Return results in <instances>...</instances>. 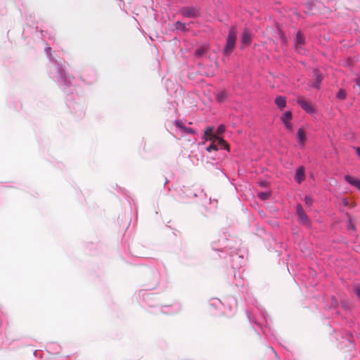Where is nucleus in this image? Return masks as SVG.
<instances>
[{"label": "nucleus", "mask_w": 360, "mask_h": 360, "mask_svg": "<svg viewBox=\"0 0 360 360\" xmlns=\"http://www.w3.org/2000/svg\"><path fill=\"white\" fill-rule=\"evenodd\" d=\"M337 98H339V99H341V100H343L346 98V92L345 91H344L343 89H340L339 90L338 94H337Z\"/></svg>", "instance_id": "obj_20"}, {"label": "nucleus", "mask_w": 360, "mask_h": 360, "mask_svg": "<svg viewBox=\"0 0 360 360\" xmlns=\"http://www.w3.org/2000/svg\"><path fill=\"white\" fill-rule=\"evenodd\" d=\"M216 141L217 146H220L221 148L229 150V145L225 140L218 136V139H216Z\"/></svg>", "instance_id": "obj_12"}, {"label": "nucleus", "mask_w": 360, "mask_h": 360, "mask_svg": "<svg viewBox=\"0 0 360 360\" xmlns=\"http://www.w3.org/2000/svg\"><path fill=\"white\" fill-rule=\"evenodd\" d=\"M354 292L360 300V285H356L354 288Z\"/></svg>", "instance_id": "obj_23"}, {"label": "nucleus", "mask_w": 360, "mask_h": 360, "mask_svg": "<svg viewBox=\"0 0 360 360\" xmlns=\"http://www.w3.org/2000/svg\"><path fill=\"white\" fill-rule=\"evenodd\" d=\"M297 138L298 139V143L300 145L304 146V142L306 141V134L302 128L298 129Z\"/></svg>", "instance_id": "obj_9"}, {"label": "nucleus", "mask_w": 360, "mask_h": 360, "mask_svg": "<svg viewBox=\"0 0 360 360\" xmlns=\"http://www.w3.org/2000/svg\"><path fill=\"white\" fill-rule=\"evenodd\" d=\"M315 76H316L315 82L312 84V86L315 88H319V84H321V82L322 81V77L320 75L317 74L316 72H315Z\"/></svg>", "instance_id": "obj_15"}, {"label": "nucleus", "mask_w": 360, "mask_h": 360, "mask_svg": "<svg viewBox=\"0 0 360 360\" xmlns=\"http://www.w3.org/2000/svg\"><path fill=\"white\" fill-rule=\"evenodd\" d=\"M236 37H237V31L235 27H231L227 39H226V44L224 50V53L226 56H229L235 46L236 41Z\"/></svg>", "instance_id": "obj_1"}, {"label": "nucleus", "mask_w": 360, "mask_h": 360, "mask_svg": "<svg viewBox=\"0 0 360 360\" xmlns=\"http://www.w3.org/2000/svg\"><path fill=\"white\" fill-rule=\"evenodd\" d=\"M214 127H207L205 131V136H206L207 140H212L218 139V136L217 134H213Z\"/></svg>", "instance_id": "obj_7"}, {"label": "nucleus", "mask_w": 360, "mask_h": 360, "mask_svg": "<svg viewBox=\"0 0 360 360\" xmlns=\"http://www.w3.org/2000/svg\"><path fill=\"white\" fill-rule=\"evenodd\" d=\"M348 229H352V230L355 229L354 225L352 224L350 217H349V220H348Z\"/></svg>", "instance_id": "obj_24"}, {"label": "nucleus", "mask_w": 360, "mask_h": 360, "mask_svg": "<svg viewBox=\"0 0 360 360\" xmlns=\"http://www.w3.org/2000/svg\"><path fill=\"white\" fill-rule=\"evenodd\" d=\"M252 39V33L251 32L247 29L245 28L243 30V32L241 36V41L244 45H249L251 42Z\"/></svg>", "instance_id": "obj_5"}, {"label": "nucleus", "mask_w": 360, "mask_h": 360, "mask_svg": "<svg viewBox=\"0 0 360 360\" xmlns=\"http://www.w3.org/2000/svg\"><path fill=\"white\" fill-rule=\"evenodd\" d=\"M226 91H220L217 94V100L219 102H222L224 101V99L226 98Z\"/></svg>", "instance_id": "obj_17"}, {"label": "nucleus", "mask_w": 360, "mask_h": 360, "mask_svg": "<svg viewBox=\"0 0 360 360\" xmlns=\"http://www.w3.org/2000/svg\"><path fill=\"white\" fill-rule=\"evenodd\" d=\"M257 195L260 199L264 200L269 198L270 193L268 192H259Z\"/></svg>", "instance_id": "obj_18"}, {"label": "nucleus", "mask_w": 360, "mask_h": 360, "mask_svg": "<svg viewBox=\"0 0 360 360\" xmlns=\"http://www.w3.org/2000/svg\"><path fill=\"white\" fill-rule=\"evenodd\" d=\"M285 124V127L289 129L290 131H292V126L291 124V123L289 122H285L284 123Z\"/></svg>", "instance_id": "obj_26"}, {"label": "nucleus", "mask_w": 360, "mask_h": 360, "mask_svg": "<svg viewBox=\"0 0 360 360\" xmlns=\"http://www.w3.org/2000/svg\"><path fill=\"white\" fill-rule=\"evenodd\" d=\"M180 13L186 18H196L199 15V11L195 7H184L180 10Z\"/></svg>", "instance_id": "obj_2"}, {"label": "nucleus", "mask_w": 360, "mask_h": 360, "mask_svg": "<svg viewBox=\"0 0 360 360\" xmlns=\"http://www.w3.org/2000/svg\"><path fill=\"white\" fill-rule=\"evenodd\" d=\"M291 119H292V113L290 111L285 112L281 117V120L283 123L289 122Z\"/></svg>", "instance_id": "obj_13"}, {"label": "nucleus", "mask_w": 360, "mask_h": 360, "mask_svg": "<svg viewBox=\"0 0 360 360\" xmlns=\"http://www.w3.org/2000/svg\"><path fill=\"white\" fill-rule=\"evenodd\" d=\"M184 132H186L187 134H193L195 133V131L191 128H186V130L184 131Z\"/></svg>", "instance_id": "obj_27"}, {"label": "nucleus", "mask_w": 360, "mask_h": 360, "mask_svg": "<svg viewBox=\"0 0 360 360\" xmlns=\"http://www.w3.org/2000/svg\"><path fill=\"white\" fill-rule=\"evenodd\" d=\"M175 125L176 126V127L182 129L183 131L186 130V127L184 126V123L180 120L176 121Z\"/></svg>", "instance_id": "obj_22"}, {"label": "nucleus", "mask_w": 360, "mask_h": 360, "mask_svg": "<svg viewBox=\"0 0 360 360\" xmlns=\"http://www.w3.org/2000/svg\"><path fill=\"white\" fill-rule=\"evenodd\" d=\"M356 153L360 156V148H356Z\"/></svg>", "instance_id": "obj_29"}, {"label": "nucleus", "mask_w": 360, "mask_h": 360, "mask_svg": "<svg viewBox=\"0 0 360 360\" xmlns=\"http://www.w3.org/2000/svg\"><path fill=\"white\" fill-rule=\"evenodd\" d=\"M304 169L303 167H300L297 168L296 171V174L295 176V181L300 184L304 179Z\"/></svg>", "instance_id": "obj_6"}, {"label": "nucleus", "mask_w": 360, "mask_h": 360, "mask_svg": "<svg viewBox=\"0 0 360 360\" xmlns=\"http://www.w3.org/2000/svg\"><path fill=\"white\" fill-rule=\"evenodd\" d=\"M342 203L345 206H347L348 205V201L347 200V199H343L342 200Z\"/></svg>", "instance_id": "obj_28"}, {"label": "nucleus", "mask_w": 360, "mask_h": 360, "mask_svg": "<svg viewBox=\"0 0 360 360\" xmlns=\"http://www.w3.org/2000/svg\"><path fill=\"white\" fill-rule=\"evenodd\" d=\"M225 131V126L224 124H221L218 127L216 134L219 136L222 134Z\"/></svg>", "instance_id": "obj_21"}, {"label": "nucleus", "mask_w": 360, "mask_h": 360, "mask_svg": "<svg viewBox=\"0 0 360 360\" xmlns=\"http://www.w3.org/2000/svg\"><path fill=\"white\" fill-rule=\"evenodd\" d=\"M345 179L347 183H349V184L355 186L359 190H360V180L359 179H355L349 175H346L345 176Z\"/></svg>", "instance_id": "obj_8"}, {"label": "nucleus", "mask_w": 360, "mask_h": 360, "mask_svg": "<svg viewBox=\"0 0 360 360\" xmlns=\"http://www.w3.org/2000/svg\"><path fill=\"white\" fill-rule=\"evenodd\" d=\"M212 141V144L210 145L207 148V151H211L212 150H218V146H217V141L216 139H212V140H210Z\"/></svg>", "instance_id": "obj_16"}, {"label": "nucleus", "mask_w": 360, "mask_h": 360, "mask_svg": "<svg viewBox=\"0 0 360 360\" xmlns=\"http://www.w3.org/2000/svg\"><path fill=\"white\" fill-rule=\"evenodd\" d=\"M176 29L184 31L186 30V25L185 23L181 22H176Z\"/></svg>", "instance_id": "obj_19"}, {"label": "nucleus", "mask_w": 360, "mask_h": 360, "mask_svg": "<svg viewBox=\"0 0 360 360\" xmlns=\"http://www.w3.org/2000/svg\"><path fill=\"white\" fill-rule=\"evenodd\" d=\"M297 103L301 106V108L304 110L306 112L311 113L314 111V109L310 103H309L306 100H304L302 97L297 98Z\"/></svg>", "instance_id": "obj_4"}, {"label": "nucleus", "mask_w": 360, "mask_h": 360, "mask_svg": "<svg viewBox=\"0 0 360 360\" xmlns=\"http://www.w3.org/2000/svg\"><path fill=\"white\" fill-rule=\"evenodd\" d=\"M275 103L280 109H283L286 105V99L281 96H277L275 99Z\"/></svg>", "instance_id": "obj_10"}, {"label": "nucleus", "mask_w": 360, "mask_h": 360, "mask_svg": "<svg viewBox=\"0 0 360 360\" xmlns=\"http://www.w3.org/2000/svg\"><path fill=\"white\" fill-rule=\"evenodd\" d=\"M304 202L307 205H310L312 202V199L311 197L309 196H306L304 198Z\"/></svg>", "instance_id": "obj_25"}, {"label": "nucleus", "mask_w": 360, "mask_h": 360, "mask_svg": "<svg viewBox=\"0 0 360 360\" xmlns=\"http://www.w3.org/2000/svg\"><path fill=\"white\" fill-rule=\"evenodd\" d=\"M304 38L300 32H297L296 34L295 44L296 45L304 44Z\"/></svg>", "instance_id": "obj_14"}, {"label": "nucleus", "mask_w": 360, "mask_h": 360, "mask_svg": "<svg viewBox=\"0 0 360 360\" xmlns=\"http://www.w3.org/2000/svg\"><path fill=\"white\" fill-rule=\"evenodd\" d=\"M207 51V48L206 46H203L198 49L195 51V56L197 58H200L202 56H204Z\"/></svg>", "instance_id": "obj_11"}, {"label": "nucleus", "mask_w": 360, "mask_h": 360, "mask_svg": "<svg viewBox=\"0 0 360 360\" xmlns=\"http://www.w3.org/2000/svg\"><path fill=\"white\" fill-rule=\"evenodd\" d=\"M297 214L299 218V221L300 223L307 225L309 224V219L305 214L304 210L302 209L301 205L298 204L297 205Z\"/></svg>", "instance_id": "obj_3"}]
</instances>
